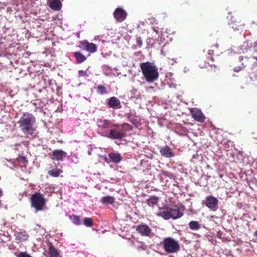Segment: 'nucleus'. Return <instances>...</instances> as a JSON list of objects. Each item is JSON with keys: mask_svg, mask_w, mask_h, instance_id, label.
<instances>
[{"mask_svg": "<svg viewBox=\"0 0 257 257\" xmlns=\"http://www.w3.org/2000/svg\"><path fill=\"white\" fill-rule=\"evenodd\" d=\"M18 123L22 132L27 136L32 135L36 131V117L29 112H24L20 117Z\"/></svg>", "mask_w": 257, "mask_h": 257, "instance_id": "1", "label": "nucleus"}, {"mask_svg": "<svg viewBox=\"0 0 257 257\" xmlns=\"http://www.w3.org/2000/svg\"><path fill=\"white\" fill-rule=\"evenodd\" d=\"M132 126L127 123L121 124H113L109 131L104 132L102 135L111 140H122L126 137L127 132L132 130Z\"/></svg>", "mask_w": 257, "mask_h": 257, "instance_id": "2", "label": "nucleus"}, {"mask_svg": "<svg viewBox=\"0 0 257 257\" xmlns=\"http://www.w3.org/2000/svg\"><path fill=\"white\" fill-rule=\"evenodd\" d=\"M140 68L143 76L148 82L153 83L158 79V68L154 63L149 61L143 62L141 63Z\"/></svg>", "mask_w": 257, "mask_h": 257, "instance_id": "3", "label": "nucleus"}, {"mask_svg": "<svg viewBox=\"0 0 257 257\" xmlns=\"http://www.w3.org/2000/svg\"><path fill=\"white\" fill-rule=\"evenodd\" d=\"M160 245L167 253H173L179 251L180 246L179 242L171 237L164 238Z\"/></svg>", "mask_w": 257, "mask_h": 257, "instance_id": "4", "label": "nucleus"}, {"mask_svg": "<svg viewBox=\"0 0 257 257\" xmlns=\"http://www.w3.org/2000/svg\"><path fill=\"white\" fill-rule=\"evenodd\" d=\"M30 201L31 207L35 209L36 212L43 210L46 203L44 195L39 192L31 195Z\"/></svg>", "mask_w": 257, "mask_h": 257, "instance_id": "5", "label": "nucleus"}, {"mask_svg": "<svg viewBox=\"0 0 257 257\" xmlns=\"http://www.w3.org/2000/svg\"><path fill=\"white\" fill-rule=\"evenodd\" d=\"M228 14L227 18L229 20L228 24L230 27L235 31H243L245 29V24L241 23L240 18L237 14L233 15L232 12H229Z\"/></svg>", "mask_w": 257, "mask_h": 257, "instance_id": "6", "label": "nucleus"}, {"mask_svg": "<svg viewBox=\"0 0 257 257\" xmlns=\"http://www.w3.org/2000/svg\"><path fill=\"white\" fill-rule=\"evenodd\" d=\"M218 47H219V45L217 43L215 45L211 46V48H212V49H209L208 51V61H207V63L205 62V64L203 65L200 64V66L201 68H207V64H208V65L209 66H211V67H216V65L213 63L214 62L213 56L214 55V53L215 51L214 49H215L216 50H217Z\"/></svg>", "mask_w": 257, "mask_h": 257, "instance_id": "7", "label": "nucleus"}, {"mask_svg": "<svg viewBox=\"0 0 257 257\" xmlns=\"http://www.w3.org/2000/svg\"><path fill=\"white\" fill-rule=\"evenodd\" d=\"M78 47L81 50H86L91 53L95 52L97 50V47L95 44L89 43L87 40L80 41Z\"/></svg>", "mask_w": 257, "mask_h": 257, "instance_id": "8", "label": "nucleus"}, {"mask_svg": "<svg viewBox=\"0 0 257 257\" xmlns=\"http://www.w3.org/2000/svg\"><path fill=\"white\" fill-rule=\"evenodd\" d=\"M136 231L143 236H151L152 234V229L147 224L142 223L137 226Z\"/></svg>", "mask_w": 257, "mask_h": 257, "instance_id": "9", "label": "nucleus"}, {"mask_svg": "<svg viewBox=\"0 0 257 257\" xmlns=\"http://www.w3.org/2000/svg\"><path fill=\"white\" fill-rule=\"evenodd\" d=\"M190 112L192 117L196 121L203 122L205 121L206 117L201 110L193 108L190 109Z\"/></svg>", "mask_w": 257, "mask_h": 257, "instance_id": "10", "label": "nucleus"}, {"mask_svg": "<svg viewBox=\"0 0 257 257\" xmlns=\"http://www.w3.org/2000/svg\"><path fill=\"white\" fill-rule=\"evenodd\" d=\"M113 16L116 21L118 22H122L126 18V12L121 8H117L113 12Z\"/></svg>", "mask_w": 257, "mask_h": 257, "instance_id": "11", "label": "nucleus"}, {"mask_svg": "<svg viewBox=\"0 0 257 257\" xmlns=\"http://www.w3.org/2000/svg\"><path fill=\"white\" fill-rule=\"evenodd\" d=\"M183 215V210L178 206H174L173 207H170V218L177 219L181 218Z\"/></svg>", "mask_w": 257, "mask_h": 257, "instance_id": "12", "label": "nucleus"}, {"mask_svg": "<svg viewBox=\"0 0 257 257\" xmlns=\"http://www.w3.org/2000/svg\"><path fill=\"white\" fill-rule=\"evenodd\" d=\"M218 203V199L212 196H209L206 197L205 205L212 210H215Z\"/></svg>", "mask_w": 257, "mask_h": 257, "instance_id": "13", "label": "nucleus"}, {"mask_svg": "<svg viewBox=\"0 0 257 257\" xmlns=\"http://www.w3.org/2000/svg\"><path fill=\"white\" fill-rule=\"evenodd\" d=\"M66 153L61 150H55L51 153V158L57 161H62L66 156Z\"/></svg>", "mask_w": 257, "mask_h": 257, "instance_id": "14", "label": "nucleus"}, {"mask_svg": "<svg viewBox=\"0 0 257 257\" xmlns=\"http://www.w3.org/2000/svg\"><path fill=\"white\" fill-rule=\"evenodd\" d=\"M157 215L161 216L166 220L170 219V207L168 205H166L163 207H160L159 212L157 214Z\"/></svg>", "mask_w": 257, "mask_h": 257, "instance_id": "15", "label": "nucleus"}, {"mask_svg": "<svg viewBox=\"0 0 257 257\" xmlns=\"http://www.w3.org/2000/svg\"><path fill=\"white\" fill-rule=\"evenodd\" d=\"M160 153L162 156L167 158L174 157V154L171 149L167 145L160 148Z\"/></svg>", "mask_w": 257, "mask_h": 257, "instance_id": "16", "label": "nucleus"}, {"mask_svg": "<svg viewBox=\"0 0 257 257\" xmlns=\"http://www.w3.org/2000/svg\"><path fill=\"white\" fill-rule=\"evenodd\" d=\"M112 125L113 124L109 120L102 119L98 120V127L101 131L111 128Z\"/></svg>", "mask_w": 257, "mask_h": 257, "instance_id": "17", "label": "nucleus"}, {"mask_svg": "<svg viewBox=\"0 0 257 257\" xmlns=\"http://www.w3.org/2000/svg\"><path fill=\"white\" fill-rule=\"evenodd\" d=\"M47 245L50 257H61L60 252L51 242H48Z\"/></svg>", "mask_w": 257, "mask_h": 257, "instance_id": "18", "label": "nucleus"}, {"mask_svg": "<svg viewBox=\"0 0 257 257\" xmlns=\"http://www.w3.org/2000/svg\"><path fill=\"white\" fill-rule=\"evenodd\" d=\"M107 104L109 107L118 108L121 107L120 102L116 97L113 96L107 99Z\"/></svg>", "mask_w": 257, "mask_h": 257, "instance_id": "19", "label": "nucleus"}, {"mask_svg": "<svg viewBox=\"0 0 257 257\" xmlns=\"http://www.w3.org/2000/svg\"><path fill=\"white\" fill-rule=\"evenodd\" d=\"M49 7L54 11H59L62 7L60 0H48Z\"/></svg>", "mask_w": 257, "mask_h": 257, "instance_id": "20", "label": "nucleus"}, {"mask_svg": "<svg viewBox=\"0 0 257 257\" xmlns=\"http://www.w3.org/2000/svg\"><path fill=\"white\" fill-rule=\"evenodd\" d=\"M108 157L111 162L115 164L119 163L122 160L120 154L117 153H110L108 154Z\"/></svg>", "mask_w": 257, "mask_h": 257, "instance_id": "21", "label": "nucleus"}, {"mask_svg": "<svg viewBox=\"0 0 257 257\" xmlns=\"http://www.w3.org/2000/svg\"><path fill=\"white\" fill-rule=\"evenodd\" d=\"M15 235L16 239L19 241H24L28 239L29 235L27 233L26 231H17Z\"/></svg>", "mask_w": 257, "mask_h": 257, "instance_id": "22", "label": "nucleus"}, {"mask_svg": "<svg viewBox=\"0 0 257 257\" xmlns=\"http://www.w3.org/2000/svg\"><path fill=\"white\" fill-rule=\"evenodd\" d=\"M76 59V63L80 64L86 60V57L79 52H75L73 54Z\"/></svg>", "mask_w": 257, "mask_h": 257, "instance_id": "23", "label": "nucleus"}, {"mask_svg": "<svg viewBox=\"0 0 257 257\" xmlns=\"http://www.w3.org/2000/svg\"><path fill=\"white\" fill-rule=\"evenodd\" d=\"M159 201V197L156 196H151L150 198L147 200V203L149 206L154 207L158 203Z\"/></svg>", "mask_w": 257, "mask_h": 257, "instance_id": "24", "label": "nucleus"}, {"mask_svg": "<svg viewBox=\"0 0 257 257\" xmlns=\"http://www.w3.org/2000/svg\"><path fill=\"white\" fill-rule=\"evenodd\" d=\"M188 225L189 228L193 230H199L201 227L200 224L196 221H190Z\"/></svg>", "mask_w": 257, "mask_h": 257, "instance_id": "25", "label": "nucleus"}, {"mask_svg": "<svg viewBox=\"0 0 257 257\" xmlns=\"http://www.w3.org/2000/svg\"><path fill=\"white\" fill-rule=\"evenodd\" d=\"M249 78L252 85L257 86V71L249 73Z\"/></svg>", "mask_w": 257, "mask_h": 257, "instance_id": "26", "label": "nucleus"}, {"mask_svg": "<svg viewBox=\"0 0 257 257\" xmlns=\"http://www.w3.org/2000/svg\"><path fill=\"white\" fill-rule=\"evenodd\" d=\"M62 170L61 169H52L48 172V174L53 177H57L59 175L62 173Z\"/></svg>", "mask_w": 257, "mask_h": 257, "instance_id": "27", "label": "nucleus"}, {"mask_svg": "<svg viewBox=\"0 0 257 257\" xmlns=\"http://www.w3.org/2000/svg\"><path fill=\"white\" fill-rule=\"evenodd\" d=\"M101 201L104 204H113L114 202V198L109 196L103 197L101 199Z\"/></svg>", "mask_w": 257, "mask_h": 257, "instance_id": "28", "label": "nucleus"}, {"mask_svg": "<svg viewBox=\"0 0 257 257\" xmlns=\"http://www.w3.org/2000/svg\"><path fill=\"white\" fill-rule=\"evenodd\" d=\"M70 218L75 224L79 225L81 224V220L79 216L75 215H73L71 216Z\"/></svg>", "mask_w": 257, "mask_h": 257, "instance_id": "29", "label": "nucleus"}, {"mask_svg": "<svg viewBox=\"0 0 257 257\" xmlns=\"http://www.w3.org/2000/svg\"><path fill=\"white\" fill-rule=\"evenodd\" d=\"M97 92L101 95L104 94L106 93V87L102 85H99L97 87Z\"/></svg>", "mask_w": 257, "mask_h": 257, "instance_id": "30", "label": "nucleus"}, {"mask_svg": "<svg viewBox=\"0 0 257 257\" xmlns=\"http://www.w3.org/2000/svg\"><path fill=\"white\" fill-rule=\"evenodd\" d=\"M84 224L87 227H91L93 225L92 219L91 218L86 217L84 219Z\"/></svg>", "mask_w": 257, "mask_h": 257, "instance_id": "31", "label": "nucleus"}, {"mask_svg": "<svg viewBox=\"0 0 257 257\" xmlns=\"http://www.w3.org/2000/svg\"><path fill=\"white\" fill-rule=\"evenodd\" d=\"M246 64L247 63L245 62H242L240 65H238V66L236 67H234L233 69V70L236 72H239L240 71L242 70L243 69V68Z\"/></svg>", "mask_w": 257, "mask_h": 257, "instance_id": "32", "label": "nucleus"}, {"mask_svg": "<svg viewBox=\"0 0 257 257\" xmlns=\"http://www.w3.org/2000/svg\"><path fill=\"white\" fill-rule=\"evenodd\" d=\"M15 255L17 257H32L30 254L27 253V252H20L19 253H15Z\"/></svg>", "mask_w": 257, "mask_h": 257, "instance_id": "33", "label": "nucleus"}, {"mask_svg": "<svg viewBox=\"0 0 257 257\" xmlns=\"http://www.w3.org/2000/svg\"><path fill=\"white\" fill-rule=\"evenodd\" d=\"M136 43L138 45V46L139 48H141L143 46V39L141 37L137 36L136 38Z\"/></svg>", "mask_w": 257, "mask_h": 257, "instance_id": "34", "label": "nucleus"}, {"mask_svg": "<svg viewBox=\"0 0 257 257\" xmlns=\"http://www.w3.org/2000/svg\"><path fill=\"white\" fill-rule=\"evenodd\" d=\"M128 118L130 121L134 124H137L138 123V121L137 119L133 117L132 118L131 116H128Z\"/></svg>", "mask_w": 257, "mask_h": 257, "instance_id": "35", "label": "nucleus"}, {"mask_svg": "<svg viewBox=\"0 0 257 257\" xmlns=\"http://www.w3.org/2000/svg\"><path fill=\"white\" fill-rule=\"evenodd\" d=\"M79 74L81 76H84L86 75V73L85 71H84L83 70H80L79 71Z\"/></svg>", "mask_w": 257, "mask_h": 257, "instance_id": "36", "label": "nucleus"}, {"mask_svg": "<svg viewBox=\"0 0 257 257\" xmlns=\"http://www.w3.org/2000/svg\"><path fill=\"white\" fill-rule=\"evenodd\" d=\"M243 59L244 57L242 56H240L238 58V60L239 62H241L242 61H243Z\"/></svg>", "mask_w": 257, "mask_h": 257, "instance_id": "37", "label": "nucleus"}, {"mask_svg": "<svg viewBox=\"0 0 257 257\" xmlns=\"http://www.w3.org/2000/svg\"><path fill=\"white\" fill-rule=\"evenodd\" d=\"M3 195V191L2 189L0 188V197H1Z\"/></svg>", "mask_w": 257, "mask_h": 257, "instance_id": "38", "label": "nucleus"}, {"mask_svg": "<svg viewBox=\"0 0 257 257\" xmlns=\"http://www.w3.org/2000/svg\"><path fill=\"white\" fill-rule=\"evenodd\" d=\"M252 24V25H255V24H256L257 25V21L255 22L254 21H253L252 22H251Z\"/></svg>", "mask_w": 257, "mask_h": 257, "instance_id": "39", "label": "nucleus"}, {"mask_svg": "<svg viewBox=\"0 0 257 257\" xmlns=\"http://www.w3.org/2000/svg\"><path fill=\"white\" fill-rule=\"evenodd\" d=\"M254 236L257 237V230L254 232Z\"/></svg>", "mask_w": 257, "mask_h": 257, "instance_id": "40", "label": "nucleus"}, {"mask_svg": "<svg viewBox=\"0 0 257 257\" xmlns=\"http://www.w3.org/2000/svg\"><path fill=\"white\" fill-rule=\"evenodd\" d=\"M254 47H257V41L254 42Z\"/></svg>", "mask_w": 257, "mask_h": 257, "instance_id": "41", "label": "nucleus"}, {"mask_svg": "<svg viewBox=\"0 0 257 257\" xmlns=\"http://www.w3.org/2000/svg\"><path fill=\"white\" fill-rule=\"evenodd\" d=\"M252 58L255 59L256 60H257V57H252Z\"/></svg>", "mask_w": 257, "mask_h": 257, "instance_id": "42", "label": "nucleus"}, {"mask_svg": "<svg viewBox=\"0 0 257 257\" xmlns=\"http://www.w3.org/2000/svg\"><path fill=\"white\" fill-rule=\"evenodd\" d=\"M142 248V249H143L144 250L145 249V248H143V246L139 247V248Z\"/></svg>", "mask_w": 257, "mask_h": 257, "instance_id": "43", "label": "nucleus"}, {"mask_svg": "<svg viewBox=\"0 0 257 257\" xmlns=\"http://www.w3.org/2000/svg\"><path fill=\"white\" fill-rule=\"evenodd\" d=\"M22 159H24V160H25V159H26L25 157H22Z\"/></svg>", "mask_w": 257, "mask_h": 257, "instance_id": "44", "label": "nucleus"}, {"mask_svg": "<svg viewBox=\"0 0 257 257\" xmlns=\"http://www.w3.org/2000/svg\"><path fill=\"white\" fill-rule=\"evenodd\" d=\"M245 58H246V59H248V57H245Z\"/></svg>", "mask_w": 257, "mask_h": 257, "instance_id": "45", "label": "nucleus"}]
</instances>
